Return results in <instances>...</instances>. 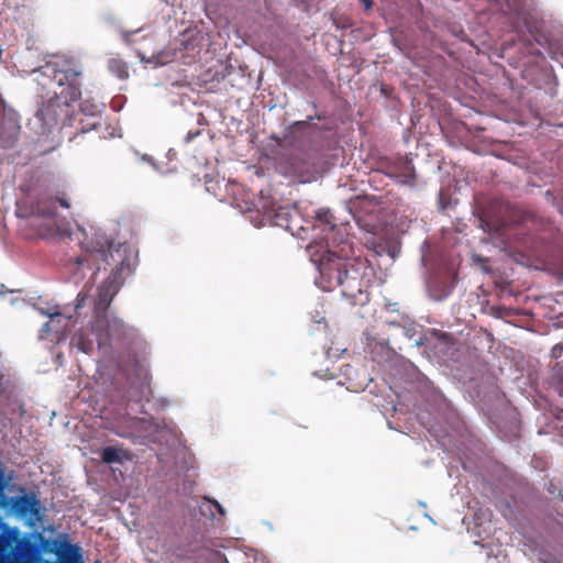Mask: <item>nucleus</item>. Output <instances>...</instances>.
Masks as SVG:
<instances>
[{"label":"nucleus","mask_w":563,"mask_h":563,"mask_svg":"<svg viewBox=\"0 0 563 563\" xmlns=\"http://www.w3.org/2000/svg\"><path fill=\"white\" fill-rule=\"evenodd\" d=\"M88 295L85 292H79L75 300V311L77 312L81 307L85 306Z\"/></svg>","instance_id":"nucleus-20"},{"label":"nucleus","mask_w":563,"mask_h":563,"mask_svg":"<svg viewBox=\"0 0 563 563\" xmlns=\"http://www.w3.org/2000/svg\"><path fill=\"white\" fill-rule=\"evenodd\" d=\"M37 82L53 92L37 110L35 119L42 122V133L56 125L62 115L68 114V107L81 97V67L74 59L57 57L37 69Z\"/></svg>","instance_id":"nucleus-2"},{"label":"nucleus","mask_w":563,"mask_h":563,"mask_svg":"<svg viewBox=\"0 0 563 563\" xmlns=\"http://www.w3.org/2000/svg\"><path fill=\"white\" fill-rule=\"evenodd\" d=\"M10 503L16 515L21 517L30 516L36 520L41 519V501L35 494L12 497Z\"/></svg>","instance_id":"nucleus-5"},{"label":"nucleus","mask_w":563,"mask_h":563,"mask_svg":"<svg viewBox=\"0 0 563 563\" xmlns=\"http://www.w3.org/2000/svg\"><path fill=\"white\" fill-rule=\"evenodd\" d=\"M98 125H99V123H97V122H93V123L91 124V126H92L93 129H97V126H98Z\"/></svg>","instance_id":"nucleus-27"},{"label":"nucleus","mask_w":563,"mask_h":563,"mask_svg":"<svg viewBox=\"0 0 563 563\" xmlns=\"http://www.w3.org/2000/svg\"><path fill=\"white\" fill-rule=\"evenodd\" d=\"M360 1L363 3V5H364L366 11L371 10L373 8V1L372 0H360Z\"/></svg>","instance_id":"nucleus-24"},{"label":"nucleus","mask_w":563,"mask_h":563,"mask_svg":"<svg viewBox=\"0 0 563 563\" xmlns=\"http://www.w3.org/2000/svg\"><path fill=\"white\" fill-rule=\"evenodd\" d=\"M562 355H563V344L558 343V344H555V345L552 347V350H551V356H552L553 358H556V360H558V358L562 357Z\"/></svg>","instance_id":"nucleus-21"},{"label":"nucleus","mask_w":563,"mask_h":563,"mask_svg":"<svg viewBox=\"0 0 563 563\" xmlns=\"http://www.w3.org/2000/svg\"><path fill=\"white\" fill-rule=\"evenodd\" d=\"M317 220L325 225L324 230L333 231L336 228L335 218L329 210L318 211Z\"/></svg>","instance_id":"nucleus-14"},{"label":"nucleus","mask_w":563,"mask_h":563,"mask_svg":"<svg viewBox=\"0 0 563 563\" xmlns=\"http://www.w3.org/2000/svg\"><path fill=\"white\" fill-rule=\"evenodd\" d=\"M71 344L86 354L91 353L97 344L96 335L92 332V324L75 333L71 338Z\"/></svg>","instance_id":"nucleus-6"},{"label":"nucleus","mask_w":563,"mask_h":563,"mask_svg":"<svg viewBox=\"0 0 563 563\" xmlns=\"http://www.w3.org/2000/svg\"><path fill=\"white\" fill-rule=\"evenodd\" d=\"M213 505L214 507L218 509V511L223 515L224 514V510L222 508V506L218 503V501H213Z\"/></svg>","instance_id":"nucleus-25"},{"label":"nucleus","mask_w":563,"mask_h":563,"mask_svg":"<svg viewBox=\"0 0 563 563\" xmlns=\"http://www.w3.org/2000/svg\"><path fill=\"white\" fill-rule=\"evenodd\" d=\"M109 69L115 74L120 79L129 77V69L126 63L119 59L109 60Z\"/></svg>","instance_id":"nucleus-13"},{"label":"nucleus","mask_w":563,"mask_h":563,"mask_svg":"<svg viewBox=\"0 0 563 563\" xmlns=\"http://www.w3.org/2000/svg\"><path fill=\"white\" fill-rule=\"evenodd\" d=\"M559 498L563 501V489L559 492ZM559 515L563 517V511L559 512Z\"/></svg>","instance_id":"nucleus-26"},{"label":"nucleus","mask_w":563,"mask_h":563,"mask_svg":"<svg viewBox=\"0 0 563 563\" xmlns=\"http://www.w3.org/2000/svg\"><path fill=\"white\" fill-rule=\"evenodd\" d=\"M318 269L319 276L316 278V284L323 291H332L341 287L344 296L353 298L361 292V283L357 276L351 275L347 263L334 253L327 252L321 257Z\"/></svg>","instance_id":"nucleus-3"},{"label":"nucleus","mask_w":563,"mask_h":563,"mask_svg":"<svg viewBox=\"0 0 563 563\" xmlns=\"http://www.w3.org/2000/svg\"><path fill=\"white\" fill-rule=\"evenodd\" d=\"M404 176L412 179L413 178V166L411 165L410 162H406L405 163V173H404Z\"/></svg>","instance_id":"nucleus-22"},{"label":"nucleus","mask_w":563,"mask_h":563,"mask_svg":"<svg viewBox=\"0 0 563 563\" xmlns=\"http://www.w3.org/2000/svg\"><path fill=\"white\" fill-rule=\"evenodd\" d=\"M92 332L96 335L97 346L102 349L110 346L113 342L124 343L133 336L135 330L120 318H109L107 313L104 317H93Z\"/></svg>","instance_id":"nucleus-4"},{"label":"nucleus","mask_w":563,"mask_h":563,"mask_svg":"<svg viewBox=\"0 0 563 563\" xmlns=\"http://www.w3.org/2000/svg\"><path fill=\"white\" fill-rule=\"evenodd\" d=\"M550 384L555 391L563 397V363H555L552 367Z\"/></svg>","instance_id":"nucleus-10"},{"label":"nucleus","mask_w":563,"mask_h":563,"mask_svg":"<svg viewBox=\"0 0 563 563\" xmlns=\"http://www.w3.org/2000/svg\"><path fill=\"white\" fill-rule=\"evenodd\" d=\"M79 550L80 549L78 545L65 542L63 544V549H62V558L65 560H69V561H71V560L79 561L80 560Z\"/></svg>","instance_id":"nucleus-15"},{"label":"nucleus","mask_w":563,"mask_h":563,"mask_svg":"<svg viewBox=\"0 0 563 563\" xmlns=\"http://www.w3.org/2000/svg\"><path fill=\"white\" fill-rule=\"evenodd\" d=\"M56 201H58V202H59V205H60L63 208H67V209H68V208L70 207V205H69L68 200H67L65 197H59V198H57V199H56Z\"/></svg>","instance_id":"nucleus-23"},{"label":"nucleus","mask_w":563,"mask_h":563,"mask_svg":"<svg viewBox=\"0 0 563 563\" xmlns=\"http://www.w3.org/2000/svg\"><path fill=\"white\" fill-rule=\"evenodd\" d=\"M36 550V544L31 540L30 537L20 536L16 544L12 549V553L19 559L30 560L34 558Z\"/></svg>","instance_id":"nucleus-7"},{"label":"nucleus","mask_w":563,"mask_h":563,"mask_svg":"<svg viewBox=\"0 0 563 563\" xmlns=\"http://www.w3.org/2000/svg\"><path fill=\"white\" fill-rule=\"evenodd\" d=\"M271 140L274 141L275 144L272 146V153L275 155H283L282 150L291 145L294 143V136L285 135L284 137H278L276 135H272Z\"/></svg>","instance_id":"nucleus-11"},{"label":"nucleus","mask_w":563,"mask_h":563,"mask_svg":"<svg viewBox=\"0 0 563 563\" xmlns=\"http://www.w3.org/2000/svg\"><path fill=\"white\" fill-rule=\"evenodd\" d=\"M101 459L104 463L111 464L120 461L119 452L113 446H106L101 451Z\"/></svg>","instance_id":"nucleus-16"},{"label":"nucleus","mask_w":563,"mask_h":563,"mask_svg":"<svg viewBox=\"0 0 563 563\" xmlns=\"http://www.w3.org/2000/svg\"><path fill=\"white\" fill-rule=\"evenodd\" d=\"M136 253L128 243L114 244L106 235L96 234L85 247L81 255L69 260L68 266L73 275L85 276V271H110L108 278L98 287L93 302V317H104L108 309L136 265Z\"/></svg>","instance_id":"nucleus-1"},{"label":"nucleus","mask_w":563,"mask_h":563,"mask_svg":"<svg viewBox=\"0 0 563 563\" xmlns=\"http://www.w3.org/2000/svg\"><path fill=\"white\" fill-rule=\"evenodd\" d=\"M192 137V135L189 133L187 136V140L189 141Z\"/></svg>","instance_id":"nucleus-28"},{"label":"nucleus","mask_w":563,"mask_h":563,"mask_svg":"<svg viewBox=\"0 0 563 563\" xmlns=\"http://www.w3.org/2000/svg\"><path fill=\"white\" fill-rule=\"evenodd\" d=\"M271 220L274 225L284 228L286 230H291V211L287 207H278L274 209V214L272 216Z\"/></svg>","instance_id":"nucleus-9"},{"label":"nucleus","mask_w":563,"mask_h":563,"mask_svg":"<svg viewBox=\"0 0 563 563\" xmlns=\"http://www.w3.org/2000/svg\"><path fill=\"white\" fill-rule=\"evenodd\" d=\"M45 203L46 202L38 201L36 203V206L34 207L33 213L38 217L52 219L56 214V210H55V206H54L55 201L49 200L48 201L49 206L47 208L44 206Z\"/></svg>","instance_id":"nucleus-12"},{"label":"nucleus","mask_w":563,"mask_h":563,"mask_svg":"<svg viewBox=\"0 0 563 563\" xmlns=\"http://www.w3.org/2000/svg\"><path fill=\"white\" fill-rule=\"evenodd\" d=\"M0 526L2 528L0 534V551H4L12 548L13 544L15 545L21 534L18 528H11L5 523H1Z\"/></svg>","instance_id":"nucleus-8"},{"label":"nucleus","mask_w":563,"mask_h":563,"mask_svg":"<svg viewBox=\"0 0 563 563\" xmlns=\"http://www.w3.org/2000/svg\"><path fill=\"white\" fill-rule=\"evenodd\" d=\"M7 120H8L9 136L16 137L19 130H20V124H19L16 114L14 112L9 113Z\"/></svg>","instance_id":"nucleus-18"},{"label":"nucleus","mask_w":563,"mask_h":563,"mask_svg":"<svg viewBox=\"0 0 563 563\" xmlns=\"http://www.w3.org/2000/svg\"><path fill=\"white\" fill-rule=\"evenodd\" d=\"M80 110L85 114L95 115L99 111V108L96 103H92V102H89L88 100H86L80 104Z\"/></svg>","instance_id":"nucleus-19"},{"label":"nucleus","mask_w":563,"mask_h":563,"mask_svg":"<svg viewBox=\"0 0 563 563\" xmlns=\"http://www.w3.org/2000/svg\"><path fill=\"white\" fill-rule=\"evenodd\" d=\"M48 316L51 317V320L48 322H46L43 328H42V332H60L63 331L64 329H60V328H57L55 327V318H60L62 317V313L58 312V311H55V312H49Z\"/></svg>","instance_id":"nucleus-17"}]
</instances>
